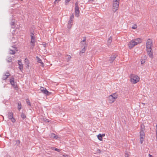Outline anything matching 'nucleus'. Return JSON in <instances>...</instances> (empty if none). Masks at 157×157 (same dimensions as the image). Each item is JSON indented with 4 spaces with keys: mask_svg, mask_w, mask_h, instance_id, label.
<instances>
[{
    "mask_svg": "<svg viewBox=\"0 0 157 157\" xmlns=\"http://www.w3.org/2000/svg\"><path fill=\"white\" fill-rule=\"evenodd\" d=\"M31 36V43L32 44L33 47L34 46L35 43V37L34 34L31 33L30 34Z\"/></svg>",
    "mask_w": 157,
    "mask_h": 157,
    "instance_id": "7",
    "label": "nucleus"
},
{
    "mask_svg": "<svg viewBox=\"0 0 157 157\" xmlns=\"http://www.w3.org/2000/svg\"><path fill=\"white\" fill-rule=\"evenodd\" d=\"M17 108L19 110H20L21 108V103H18Z\"/></svg>",
    "mask_w": 157,
    "mask_h": 157,
    "instance_id": "23",
    "label": "nucleus"
},
{
    "mask_svg": "<svg viewBox=\"0 0 157 157\" xmlns=\"http://www.w3.org/2000/svg\"><path fill=\"white\" fill-rule=\"evenodd\" d=\"M98 153H100L101 152V150L98 149Z\"/></svg>",
    "mask_w": 157,
    "mask_h": 157,
    "instance_id": "39",
    "label": "nucleus"
},
{
    "mask_svg": "<svg viewBox=\"0 0 157 157\" xmlns=\"http://www.w3.org/2000/svg\"><path fill=\"white\" fill-rule=\"evenodd\" d=\"M55 150L56 151H58V152H59L60 151V150L59 149H58L57 148H56L55 149Z\"/></svg>",
    "mask_w": 157,
    "mask_h": 157,
    "instance_id": "34",
    "label": "nucleus"
},
{
    "mask_svg": "<svg viewBox=\"0 0 157 157\" xmlns=\"http://www.w3.org/2000/svg\"><path fill=\"white\" fill-rule=\"evenodd\" d=\"M105 136V133L103 134H101V136H102V137Z\"/></svg>",
    "mask_w": 157,
    "mask_h": 157,
    "instance_id": "42",
    "label": "nucleus"
},
{
    "mask_svg": "<svg viewBox=\"0 0 157 157\" xmlns=\"http://www.w3.org/2000/svg\"><path fill=\"white\" fill-rule=\"evenodd\" d=\"M75 15L77 17H78L79 16V11L78 10H75Z\"/></svg>",
    "mask_w": 157,
    "mask_h": 157,
    "instance_id": "21",
    "label": "nucleus"
},
{
    "mask_svg": "<svg viewBox=\"0 0 157 157\" xmlns=\"http://www.w3.org/2000/svg\"><path fill=\"white\" fill-rule=\"evenodd\" d=\"M50 137L52 138H56L57 139L58 138V136H56V135L54 133H52L50 135Z\"/></svg>",
    "mask_w": 157,
    "mask_h": 157,
    "instance_id": "18",
    "label": "nucleus"
},
{
    "mask_svg": "<svg viewBox=\"0 0 157 157\" xmlns=\"http://www.w3.org/2000/svg\"><path fill=\"white\" fill-rule=\"evenodd\" d=\"M72 24H69V23H68V28H71L72 26Z\"/></svg>",
    "mask_w": 157,
    "mask_h": 157,
    "instance_id": "29",
    "label": "nucleus"
},
{
    "mask_svg": "<svg viewBox=\"0 0 157 157\" xmlns=\"http://www.w3.org/2000/svg\"><path fill=\"white\" fill-rule=\"evenodd\" d=\"M18 63L19 65V68L20 69V70L21 71H22L23 69V64L21 63V61L20 60L18 61Z\"/></svg>",
    "mask_w": 157,
    "mask_h": 157,
    "instance_id": "16",
    "label": "nucleus"
},
{
    "mask_svg": "<svg viewBox=\"0 0 157 157\" xmlns=\"http://www.w3.org/2000/svg\"><path fill=\"white\" fill-rule=\"evenodd\" d=\"M153 42L152 39H148L146 41V49H152Z\"/></svg>",
    "mask_w": 157,
    "mask_h": 157,
    "instance_id": "5",
    "label": "nucleus"
},
{
    "mask_svg": "<svg viewBox=\"0 0 157 157\" xmlns=\"http://www.w3.org/2000/svg\"><path fill=\"white\" fill-rule=\"evenodd\" d=\"M61 0H55L54 3H55L56 2H58L59 1H61Z\"/></svg>",
    "mask_w": 157,
    "mask_h": 157,
    "instance_id": "36",
    "label": "nucleus"
},
{
    "mask_svg": "<svg viewBox=\"0 0 157 157\" xmlns=\"http://www.w3.org/2000/svg\"><path fill=\"white\" fill-rule=\"evenodd\" d=\"M40 90L42 93L47 95H49L52 94V93L48 91L45 88L41 87L40 88Z\"/></svg>",
    "mask_w": 157,
    "mask_h": 157,
    "instance_id": "6",
    "label": "nucleus"
},
{
    "mask_svg": "<svg viewBox=\"0 0 157 157\" xmlns=\"http://www.w3.org/2000/svg\"><path fill=\"white\" fill-rule=\"evenodd\" d=\"M147 55L149 56L151 58H153V54L152 49H147Z\"/></svg>",
    "mask_w": 157,
    "mask_h": 157,
    "instance_id": "10",
    "label": "nucleus"
},
{
    "mask_svg": "<svg viewBox=\"0 0 157 157\" xmlns=\"http://www.w3.org/2000/svg\"><path fill=\"white\" fill-rule=\"evenodd\" d=\"M98 139L100 141L102 140V137L101 136V134H99L97 136Z\"/></svg>",
    "mask_w": 157,
    "mask_h": 157,
    "instance_id": "19",
    "label": "nucleus"
},
{
    "mask_svg": "<svg viewBox=\"0 0 157 157\" xmlns=\"http://www.w3.org/2000/svg\"><path fill=\"white\" fill-rule=\"evenodd\" d=\"M10 82L11 85L14 87H16L17 86L16 83L14 82V78H12L10 79Z\"/></svg>",
    "mask_w": 157,
    "mask_h": 157,
    "instance_id": "14",
    "label": "nucleus"
},
{
    "mask_svg": "<svg viewBox=\"0 0 157 157\" xmlns=\"http://www.w3.org/2000/svg\"><path fill=\"white\" fill-rule=\"evenodd\" d=\"M10 60L11 61L12 60V59H10Z\"/></svg>",
    "mask_w": 157,
    "mask_h": 157,
    "instance_id": "46",
    "label": "nucleus"
},
{
    "mask_svg": "<svg viewBox=\"0 0 157 157\" xmlns=\"http://www.w3.org/2000/svg\"><path fill=\"white\" fill-rule=\"evenodd\" d=\"M71 0H65V3L66 4H67L71 1Z\"/></svg>",
    "mask_w": 157,
    "mask_h": 157,
    "instance_id": "30",
    "label": "nucleus"
},
{
    "mask_svg": "<svg viewBox=\"0 0 157 157\" xmlns=\"http://www.w3.org/2000/svg\"><path fill=\"white\" fill-rule=\"evenodd\" d=\"M118 97V95L117 93H115L111 94L109 95L108 97V101L110 104L113 103L117 99Z\"/></svg>",
    "mask_w": 157,
    "mask_h": 157,
    "instance_id": "1",
    "label": "nucleus"
},
{
    "mask_svg": "<svg viewBox=\"0 0 157 157\" xmlns=\"http://www.w3.org/2000/svg\"><path fill=\"white\" fill-rule=\"evenodd\" d=\"M63 156L64 157H69V156L68 155H63Z\"/></svg>",
    "mask_w": 157,
    "mask_h": 157,
    "instance_id": "35",
    "label": "nucleus"
},
{
    "mask_svg": "<svg viewBox=\"0 0 157 157\" xmlns=\"http://www.w3.org/2000/svg\"><path fill=\"white\" fill-rule=\"evenodd\" d=\"M108 43L109 44H110L112 42V37L111 36L108 39Z\"/></svg>",
    "mask_w": 157,
    "mask_h": 157,
    "instance_id": "22",
    "label": "nucleus"
},
{
    "mask_svg": "<svg viewBox=\"0 0 157 157\" xmlns=\"http://www.w3.org/2000/svg\"><path fill=\"white\" fill-rule=\"evenodd\" d=\"M16 51H17V48H16Z\"/></svg>",
    "mask_w": 157,
    "mask_h": 157,
    "instance_id": "45",
    "label": "nucleus"
},
{
    "mask_svg": "<svg viewBox=\"0 0 157 157\" xmlns=\"http://www.w3.org/2000/svg\"><path fill=\"white\" fill-rule=\"evenodd\" d=\"M21 117L23 119H25L26 117L25 114L24 113H22L21 114Z\"/></svg>",
    "mask_w": 157,
    "mask_h": 157,
    "instance_id": "25",
    "label": "nucleus"
},
{
    "mask_svg": "<svg viewBox=\"0 0 157 157\" xmlns=\"http://www.w3.org/2000/svg\"><path fill=\"white\" fill-rule=\"evenodd\" d=\"M10 75V74L9 73L6 72L3 75V79H6Z\"/></svg>",
    "mask_w": 157,
    "mask_h": 157,
    "instance_id": "17",
    "label": "nucleus"
},
{
    "mask_svg": "<svg viewBox=\"0 0 157 157\" xmlns=\"http://www.w3.org/2000/svg\"><path fill=\"white\" fill-rule=\"evenodd\" d=\"M37 62L40 63V65L42 67H44V64L42 62V60L39 58L38 56L36 57Z\"/></svg>",
    "mask_w": 157,
    "mask_h": 157,
    "instance_id": "13",
    "label": "nucleus"
},
{
    "mask_svg": "<svg viewBox=\"0 0 157 157\" xmlns=\"http://www.w3.org/2000/svg\"><path fill=\"white\" fill-rule=\"evenodd\" d=\"M26 102L28 105L30 106L31 105V103L29 99H26Z\"/></svg>",
    "mask_w": 157,
    "mask_h": 157,
    "instance_id": "26",
    "label": "nucleus"
},
{
    "mask_svg": "<svg viewBox=\"0 0 157 157\" xmlns=\"http://www.w3.org/2000/svg\"><path fill=\"white\" fill-rule=\"evenodd\" d=\"M137 28V26L136 24H135L132 27V29H135Z\"/></svg>",
    "mask_w": 157,
    "mask_h": 157,
    "instance_id": "27",
    "label": "nucleus"
},
{
    "mask_svg": "<svg viewBox=\"0 0 157 157\" xmlns=\"http://www.w3.org/2000/svg\"><path fill=\"white\" fill-rule=\"evenodd\" d=\"M86 38L85 37L83 38V39L80 42V46L81 48L84 47L86 46L87 47V43L86 42Z\"/></svg>",
    "mask_w": 157,
    "mask_h": 157,
    "instance_id": "8",
    "label": "nucleus"
},
{
    "mask_svg": "<svg viewBox=\"0 0 157 157\" xmlns=\"http://www.w3.org/2000/svg\"><path fill=\"white\" fill-rule=\"evenodd\" d=\"M73 23V20L70 19L69 20V22H68V23H69V24H72Z\"/></svg>",
    "mask_w": 157,
    "mask_h": 157,
    "instance_id": "28",
    "label": "nucleus"
},
{
    "mask_svg": "<svg viewBox=\"0 0 157 157\" xmlns=\"http://www.w3.org/2000/svg\"><path fill=\"white\" fill-rule=\"evenodd\" d=\"M129 154L128 153H126L125 155V157H129Z\"/></svg>",
    "mask_w": 157,
    "mask_h": 157,
    "instance_id": "31",
    "label": "nucleus"
},
{
    "mask_svg": "<svg viewBox=\"0 0 157 157\" xmlns=\"http://www.w3.org/2000/svg\"><path fill=\"white\" fill-rule=\"evenodd\" d=\"M130 82L133 84H135L139 82L140 77L138 75L134 74H131L129 76Z\"/></svg>",
    "mask_w": 157,
    "mask_h": 157,
    "instance_id": "2",
    "label": "nucleus"
},
{
    "mask_svg": "<svg viewBox=\"0 0 157 157\" xmlns=\"http://www.w3.org/2000/svg\"><path fill=\"white\" fill-rule=\"evenodd\" d=\"M43 45L44 47H45L46 45V43H44L43 44Z\"/></svg>",
    "mask_w": 157,
    "mask_h": 157,
    "instance_id": "38",
    "label": "nucleus"
},
{
    "mask_svg": "<svg viewBox=\"0 0 157 157\" xmlns=\"http://www.w3.org/2000/svg\"><path fill=\"white\" fill-rule=\"evenodd\" d=\"M156 138L157 139V125L156 126Z\"/></svg>",
    "mask_w": 157,
    "mask_h": 157,
    "instance_id": "33",
    "label": "nucleus"
},
{
    "mask_svg": "<svg viewBox=\"0 0 157 157\" xmlns=\"http://www.w3.org/2000/svg\"><path fill=\"white\" fill-rule=\"evenodd\" d=\"M145 61H144V60H142V61H141V64H143L144 63Z\"/></svg>",
    "mask_w": 157,
    "mask_h": 157,
    "instance_id": "40",
    "label": "nucleus"
},
{
    "mask_svg": "<svg viewBox=\"0 0 157 157\" xmlns=\"http://www.w3.org/2000/svg\"><path fill=\"white\" fill-rule=\"evenodd\" d=\"M148 157H153V156L152 155H151L150 154H149L148 155Z\"/></svg>",
    "mask_w": 157,
    "mask_h": 157,
    "instance_id": "41",
    "label": "nucleus"
},
{
    "mask_svg": "<svg viewBox=\"0 0 157 157\" xmlns=\"http://www.w3.org/2000/svg\"><path fill=\"white\" fill-rule=\"evenodd\" d=\"M79 7L78 6V2H76L75 3V10H78Z\"/></svg>",
    "mask_w": 157,
    "mask_h": 157,
    "instance_id": "20",
    "label": "nucleus"
},
{
    "mask_svg": "<svg viewBox=\"0 0 157 157\" xmlns=\"http://www.w3.org/2000/svg\"><path fill=\"white\" fill-rule=\"evenodd\" d=\"M56 148L54 147H51V149H52V150H55V149Z\"/></svg>",
    "mask_w": 157,
    "mask_h": 157,
    "instance_id": "37",
    "label": "nucleus"
},
{
    "mask_svg": "<svg viewBox=\"0 0 157 157\" xmlns=\"http://www.w3.org/2000/svg\"><path fill=\"white\" fill-rule=\"evenodd\" d=\"M82 49L79 52V55L80 56L82 55L83 53H84L86 49V47H84L82 48Z\"/></svg>",
    "mask_w": 157,
    "mask_h": 157,
    "instance_id": "15",
    "label": "nucleus"
},
{
    "mask_svg": "<svg viewBox=\"0 0 157 157\" xmlns=\"http://www.w3.org/2000/svg\"><path fill=\"white\" fill-rule=\"evenodd\" d=\"M74 18V16L73 14H72L70 17V19L73 20Z\"/></svg>",
    "mask_w": 157,
    "mask_h": 157,
    "instance_id": "32",
    "label": "nucleus"
},
{
    "mask_svg": "<svg viewBox=\"0 0 157 157\" xmlns=\"http://www.w3.org/2000/svg\"><path fill=\"white\" fill-rule=\"evenodd\" d=\"M134 43L135 44V46L142 43V41L141 39L138 38L132 40Z\"/></svg>",
    "mask_w": 157,
    "mask_h": 157,
    "instance_id": "9",
    "label": "nucleus"
},
{
    "mask_svg": "<svg viewBox=\"0 0 157 157\" xmlns=\"http://www.w3.org/2000/svg\"><path fill=\"white\" fill-rule=\"evenodd\" d=\"M135 46V44L132 40L130 41L128 44V47L130 49L132 48Z\"/></svg>",
    "mask_w": 157,
    "mask_h": 157,
    "instance_id": "12",
    "label": "nucleus"
},
{
    "mask_svg": "<svg viewBox=\"0 0 157 157\" xmlns=\"http://www.w3.org/2000/svg\"><path fill=\"white\" fill-rule=\"evenodd\" d=\"M8 118L13 122H15V120L13 117V114L12 112L9 113Z\"/></svg>",
    "mask_w": 157,
    "mask_h": 157,
    "instance_id": "11",
    "label": "nucleus"
},
{
    "mask_svg": "<svg viewBox=\"0 0 157 157\" xmlns=\"http://www.w3.org/2000/svg\"><path fill=\"white\" fill-rule=\"evenodd\" d=\"M28 60L27 59H25V62H28Z\"/></svg>",
    "mask_w": 157,
    "mask_h": 157,
    "instance_id": "43",
    "label": "nucleus"
},
{
    "mask_svg": "<svg viewBox=\"0 0 157 157\" xmlns=\"http://www.w3.org/2000/svg\"><path fill=\"white\" fill-rule=\"evenodd\" d=\"M120 0H113L112 10L113 12H116L118 9Z\"/></svg>",
    "mask_w": 157,
    "mask_h": 157,
    "instance_id": "3",
    "label": "nucleus"
},
{
    "mask_svg": "<svg viewBox=\"0 0 157 157\" xmlns=\"http://www.w3.org/2000/svg\"><path fill=\"white\" fill-rule=\"evenodd\" d=\"M144 129L141 128L140 132V140L141 144H142L145 138V133Z\"/></svg>",
    "mask_w": 157,
    "mask_h": 157,
    "instance_id": "4",
    "label": "nucleus"
},
{
    "mask_svg": "<svg viewBox=\"0 0 157 157\" xmlns=\"http://www.w3.org/2000/svg\"><path fill=\"white\" fill-rule=\"evenodd\" d=\"M27 66H28V67H29V65H28V63Z\"/></svg>",
    "mask_w": 157,
    "mask_h": 157,
    "instance_id": "44",
    "label": "nucleus"
},
{
    "mask_svg": "<svg viewBox=\"0 0 157 157\" xmlns=\"http://www.w3.org/2000/svg\"><path fill=\"white\" fill-rule=\"evenodd\" d=\"M10 53L12 54H14L15 53V51L10 49Z\"/></svg>",
    "mask_w": 157,
    "mask_h": 157,
    "instance_id": "24",
    "label": "nucleus"
}]
</instances>
